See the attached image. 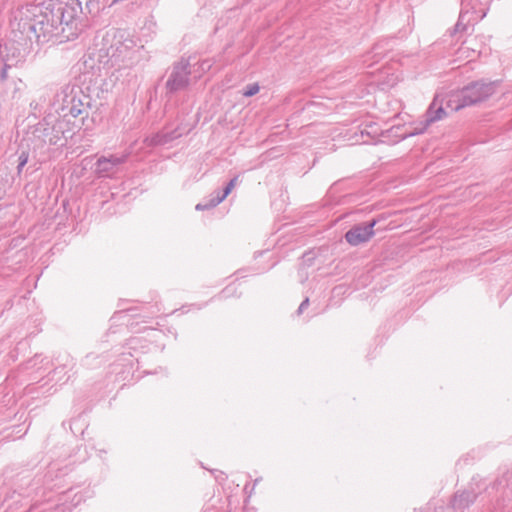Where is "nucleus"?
Returning <instances> with one entry per match:
<instances>
[{"label": "nucleus", "instance_id": "obj_11", "mask_svg": "<svg viewBox=\"0 0 512 512\" xmlns=\"http://www.w3.org/2000/svg\"><path fill=\"white\" fill-rule=\"evenodd\" d=\"M466 14L461 13L459 19L455 25V32H463L466 30V24H464Z\"/></svg>", "mask_w": 512, "mask_h": 512}, {"label": "nucleus", "instance_id": "obj_6", "mask_svg": "<svg viewBox=\"0 0 512 512\" xmlns=\"http://www.w3.org/2000/svg\"><path fill=\"white\" fill-rule=\"evenodd\" d=\"M445 114L446 112L444 108L442 106H437V98H435L426 112V124L421 131H423L429 124L442 119Z\"/></svg>", "mask_w": 512, "mask_h": 512}, {"label": "nucleus", "instance_id": "obj_1", "mask_svg": "<svg viewBox=\"0 0 512 512\" xmlns=\"http://www.w3.org/2000/svg\"><path fill=\"white\" fill-rule=\"evenodd\" d=\"M496 91L495 82H474L461 90L451 92L447 96L446 107L458 111L466 106L485 101Z\"/></svg>", "mask_w": 512, "mask_h": 512}, {"label": "nucleus", "instance_id": "obj_3", "mask_svg": "<svg viewBox=\"0 0 512 512\" xmlns=\"http://www.w3.org/2000/svg\"><path fill=\"white\" fill-rule=\"evenodd\" d=\"M130 156L129 152L121 155L111 154L102 156L96 162V173L101 177H109L118 171V167L124 164Z\"/></svg>", "mask_w": 512, "mask_h": 512}, {"label": "nucleus", "instance_id": "obj_15", "mask_svg": "<svg viewBox=\"0 0 512 512\" xmlns=\"http://www.w3.org/2000/svg\"><path fill=\"white\" fill-rule=\"evenodd\" d=\"M64 22V16H62L60 23L62 24Z\"/></svg>", "mask_w": 512, "mask_h": 512}, {"label": "nucleus", "instance_id": "obj_2", "mask_svg": "<svg viewBox=\"0 0 512 512\" xmlns=\"http://www.w3.org/2000/svg\"><path fill=\"white\" fill-rule=\"evenodd\" d=\"M191 70L189 63L181 60L174 67L166 82V88L170 92H176L185 89L190 84Z\"/></svg>", "mask_w": 512, "mask_h": 512}, {"label": "nucleus", "instance_id": "obj_10", "mask_svg": "<svg viewBox=\"0 0 512 512\" xmlns=\"http://www.w3.org/2000/svg\"><path fill=\"white\" fill-rule=\"evenodd\" d=\"M259 85L257 83H253V84H250L248 85L244 91H243V95L245 97H251V96H254L255 94H257L259 92Z\"/></svg>", "mask_w": 512, "mask_h": 512}, {"label": "nucleus", "instance_id": "obj_7", "mask_svg": "<svg viewBox=\"0 0 512 512\" xmlns=\"http://www.w3.org/2000/svg\"><path fill=\"white\" fill-rule=\"evenodd\" d=\"M213 63L209 59H205L195 63L191 68V75H193L194 80L200 79L207 71H209L212 67Z\"/></svg>", "mask_w": 512, "mask_h": 512}, {"label": "nucleus", "instance_id": "obj_8", "mask_svg": "<svg viewBox=\"0 0 512 512\" xmlns=\"http://www.w3.org/2000/svg\"><path fill=\"white\" fill-rule=\"evenodd\" d=\"M174 137L171 135H168L167 133H158L151 137H147L145 139V142L149 146H155V145H162L168 143L170 140H172Z\"/></svg>", "mask_w": 512, "mask_h": 512}, {"label": "nucleus", "instance_id": "obj_5", "mask_svg": "<svg viewBox=\"0 0 512 512\" xmlns=\"http://www.w3.org/2000/svg\"><path fill=\"white\" fill-rule=\"evenodd\" d=\"M237 182H238V177L236 176L229 181V183L225 187L222 194H220L218 192L215 196H212L207 202L198 203L196 205L195 209L198 211H203V210H208V209H212V208L216 207L231 193V191L236 186Z\"/></svg>", "mask_w": 512, "mask_h": 512}, {"label": "nucleus", "instance_id": "obj_9", "mask_svg": "<svg viewBox=\"0 0 512 512\" xmlns=\"http://www.w3.org/2000/svg\"><path fill=\"white\" fill-rule=\"evenodd\" d=\"M85 109L83 104L80 102V100L75 101V98L72 99V106L69 109L70 114L73 117H78L84 113Z\"/></svg>", "mask_w": 512, "mask_h": 512}, {"label": "nucleus", "instance_id": "obj_14", "mask_svg": "<svg viewBox=\"0 0 512 512\" xmlns=\"http://www.w3.org/2000/svg\"><path fill=\"white\" fill-rule=\"evenodd\" d=\"M47 26H49V25L47 24ZM48 34H52V30H50L48 27H46L44 32H43V36L45 37Z\"/></svg>", "mask_w": 512, "mask_h": 512}, {"label": "nucleus", "instance_id": "obj_13", "mask_svg": "<svg viewBox=\"0 0 512 512\" xmlns=\"http://www.w3.org/2000/svg\"><path fill=\"white\" fill-rule=\"evenodd\" d=\"M309 305V299L306 298L305 300L302 301V303L300 304L299 308H298V314H301L304 309H306Z\"/></svg>", "mask_w": 512, "mask_h": 512}, {"label": "nucleus", "instance_id": "obj_4", "mask_svg": "<svg viewBox=\"0 0 512 512\" xmlns=\"http://www.w3.org/2000/svg\"><path fill=\"white\" fill-rule=\"evenodd\" d=\"M376 223V220H372L368 223L353 226L345 234L346 241L352 246L368 242L374 236Z\"/></svg>", "mask_w": 512, "mask_h": 512}, {"label": "nucleus", "instance_id": "obj_12", "mask_svg": "<svg viewBox=\"0 0 512 512\" xmlns=\"http://www.w3.org/2000/svg\"><path fill=\"white\" fill-rule=\"evenodd\" d=\"M27 161H28V155L25 152L21 153V155L19 156V164L17 167L18 173L21 172L22 168L26 165Z\"/></svg>", "mask_w": 512, "mask_h": 512}]
</instances>
